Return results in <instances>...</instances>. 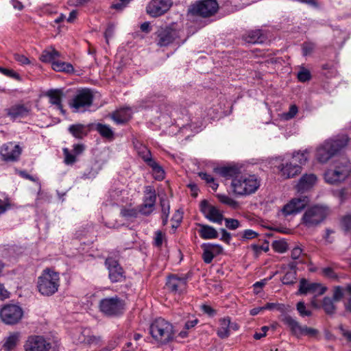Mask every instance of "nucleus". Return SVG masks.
<instances>
[{"mask_svg": "<svg viewBox=\"0 0 351 351\" xmlns=\"http://www.w3.org/2000/svg\"><path fill=\"white\" fill-rule=\"evenodd\" d=\"M302 253V250L299 246H296L291 250V258L296 260L299 258Z\"/></svg>", "mask_w": 351, "mask_h": 351, "instance_id": "62", "label": "nucleus"}, {"mask_svg": "<svg viewBox=\"0 0 351 351\" xmlns=\"http://www.w3.org/2000/svg\"><path fill=\"white\" fill-rule=\"evenodd\" d=\"M5 117L12 121H20L30 116L32 108L29 104L17 102L4 109Z\"/></svg>", "mask_w": 351, "mask_h": 351, "instance_id": "11", "label": "nucleus"}, {"mask_svg": "<svg viewBox=\"0 0 351 351\" xmlns=\"http://www.w3.org/2000/svg\"><path fill=\"white\" fill-rule=\"evenodd\" d=\"M93 100V95L88 89L79 90L70 103V106L78 111L82 108L91 106Z\"/></svg>", "mask_w": 351, "mask_h": 351, "instance_id": "14", "label": "nucleus"}, {"mask_svg": "<svg viewBox=\"0 0 351 351\" xmlns=\"http://www.w3.org/2000/svg\"><path fill=\"white\" fill-rule=\"evenodd\" d=\"M328 215L327 207L314 206L308 208L302 217L303 223L307 228H313L325 220Z\"/></svg>", "mask_w": 351, "mask_h": 351, "instance_id": "6", "label": "nucleus"}, {"mask_svg": "<svg viewBox=\"0 0 351 351\" xmlns=\"http://www.w3.org/2000/svg\"><path fill=\"white\" fill-rule=\"evenodd\" d=\"M258 236V233L252 230H245L242 233V237L244 239H252L256 238Z\"/></svg>", "mask_w": 351, "mask_h": 351, "instance_id": "59", "label": "nucleus"}, {"mask_svg": "<svg viewBox=\"0 0 351 351\" xmlns=\"http://www.w3.org/2000/svg\"><path fill=\"white\" fill-rule=\"evenodd\" d=\"M219 9L216 0H202L191 4L188 9V15L207 18L215 14Z\"/></svg>", "mask_w": 351, "mask_h": 351, "instance_id": "5", "label": "nucleus"}, {"mask_svg": "<svg viewBox=\"0 0 351 351\" xmlns=\"http://www.w3.org/2000/svg\"><path fill=\"white\" fill-rule=\"evenodd\" d=\"M171 5V0H152L147 6V12L153 17H157L167 12Z\"/></svg>", "mask_w": 351, "mask_h": 351, "instance_id": "19", "label": "nucleus"}, {"mask_svg": "<svg viewBox=\"0 0 351 351\" xmlns=\"http://www.w3.org/2000/svg\"><path fill=\"white\" fill-rule=\"evenodd\" d=\"M47 96L49 99L51 104L56 106L57 109L60 110L62 113H64L62 105V99L64 94L61 90H50L47 93Z\"/></svg>", "mask_w": 351, "mask_h": 351, "instance_id": "29", "label": "nucleus"}, {"mask_svg": "<svg viewBox=\"0 0 351 351\" xmlns=\"http://www.w3.org/2000/svg\"><path fill=\"white\" fill-rule=\"evenodd\" d=\"M96 130L105 138H111L113 136V132L110 126L105 124L97 123Z\"/></svg>", "mask_w": 351, "mask_h": 351, "instance_id": "43", "label": "nucleus"}, {"mask_svg": "<svg viewBox=\"0 0 351 351\" xmlns=\"http://www.w3.org/2000/svg\"><path fill=\"white\" fill-rule=\"evenodd\" d=\"M308 152L306 150L303 152H293L292 156L291 161L295 162L300 167L308 161Z\"/></svg>", "mask_w": 351, "mask_h": 351, "instance_id": "39", "label": "nucleus"}, {"mask_svg": "<svg viewBox=\"0 0 351 351\" xmlns=\"http://www.w3.org/2000/svg\"><path fill=\"white\" fill-rule=\"evenodd\" d=\"M165 238V234L160 230H158L155 232V237L154 240V244L158 247H161L162 242Z\"/></svg>", "mask_w": 351, "mask_h": 351, "instance_id": "53", "label": "nucleus"}, {"mask_svg": "<svg viewBox=\"0 0 351 351\" xmlns=\"http://www.w3.org/2000/svg\"><path fill=\"white\" fill-rule=\"evenodd\" d=\"M349 138L347 136H337L326 141L317 149L316 157L320 162H326L330 158L347 146Z\"/></svg>", "mask_w": 351, "mask_h": 351, "instance_id": "3", "label": "nucleus"}, {"mask_svg": "<svg viewBox=\"0 0 351 351\" xmlns=\"http://www.w3.org/2000/svg\"><path fill=\"white\" fill-rule=\"evenodd\" d=\"M69 131L77 138H82L87 134L86 127L82 124L71 125L69 128Z\"/></svg>", "mask_w": 351, "mask_h": 351, "instance_id": "35", "label": "nucleus"}, {"mask_svg": "<svg viewBox=\"0 0 351 351\" xmlns=\"http://www.w3.org/2000/svg\"><path fill=\"white\" fill-rule=\"evenodd\" d=\"M155 209V206H153L149 204L143 202L142 204L138 206L139 213L143 215H149Z\"/></svg>", "mask_w": 351, "mask_h": 351, "instance_id": "48", "label": "nucleus"}, {"mask_svg": "<svg viewBox=\"0 0 351 351\" xmlns=\"http://www.w3.org/2000/svg\"><path fill=\"white\" fill-rule=\"evenodd\" d=\"M23 316L22 308L16 304H6L0 309V318L7 325L19 323Z\"/></svg>", "mask_w": 351, "mask_h": 351, "instance_id": "10", "label": "nucleus"}, {"mask_svg": "<svg viewBox=\"0 0 351 351\" xmlns=\"http://www.w3.org/2000/svg\"><path fill=\"white\" fill-rule=\"evenodd\" d=\"M60 56V53L53 47H50L44 50L40 57V60L43 62H51L53 65V62H56V58Z\"/></svg>", "mask_w": 351, "mask_h": 351, "instance_id": "32", "label": "nucleus"}, {"mask_svg": "<svg viewBox=\"0 0 351 351\" xmlns=\"http://www.w3.org/2000/svg\"><path fill=\"white\" fill-rule=\"evenodd\" d=\"M198 226L200 228L198 232L202 239H213L218 237V232L213 227L201 223L198 224Z\"/></svg>", "mask_w": 351, "mask_h": 351, "instance_id": "31", "label": "nucleus"}, {"mask_svg": "<svg viewBox=\"0 0 351 351\" xmlns=\"http://www.w3.org/2000/svg\"><path fill=\"white\" fill-rule=\"evenodd\" d=\"M24 348L25 351H49L51 343L42 336L34 335L27 339Z\"/></svg>", "mask_w": 351, "mask_h": 351, "instance_id": "17", "label": "nucleus"}, {"mask_svg": "<svg viewBox=\"0 0 351 351\" xmlns=\"http://www.w3.org/2000/svg\"><path fill=\"white\" fill-rule=\"evenodd\" d=\"M281 321L289 328L291 333L298 337L305 335L313 337L317 333V330L301 325L296 319L288 314L283 315Z\"/></svg>", "mask_w": 351, "mask_h": 351, "instance_id": "9", "label": "nucleus"}, {"mask_svg": "<svg viewBox=\"0 0 351 351\" xmlns=\"http://www.w3.org/2000/svg\"><path fill=\"white\" fill-rule=\"evenodd\" d=\"M149 333L155 341L161 346L171 342L175 337V331L171 323L158 317L149 326Z\"/></svg>", "mask_w": 351, "mask_h": 351, "instance_id": "2", "label": "nucleus"}, {"mask_svg": "<svg viewBox=\"0 0 351 351\" xmlns=\"http://www.w3.org/2000/svg\"><path fill=\"white\" fill-rule=\"evenodd\" d=\"M296 308L301 317H309L312 315V312L306 308V305L303 301L298 302Z\"/></svg>", "mask_w": 351, "mask_h": 351, "instance_id": "50", "label": "nucleus"}, {"mask_svg": "<svg viewBox=\"0 0 351 351\" xmlns=\"http://www.w3.org/2000/svg\"><path fill=\"white\" fill-rule=\"evenodd\" d=\"M52 69L58 72L72 73L74 71L71 64L60 61L53 62Z\"/></svg>", "mask_w": 351, "mask_h": 351, "instance_id": "38", "label": "nucleus"}, {"mask_svg": "<svg viewBox=\"0 0 351 351\" xmlns=\"http://www.w3.org/2000/svg\"><path fill=\"white\" fill-rule=\"evenodd\" d=\"M156 201V191L152 186H145L143 202L155 206Z\"/></svg>", "mask_w": 351, "mask_h": 351, "instance_id": "34", "label": "nucleus"}, {"mask_svg": "<svg viewBox=\"0 0 351 351\" xmlns=\"http://www.w3.org/2000/svg\"><path fill=\"white\" fill-rule=\"evenodd\" d=\"M198 175L201 178V179L204 180L206 183L210 184V186L214 191H216L217 189L219 184L215 182L214 178L212 176L204 172H199Z\"/></svg>", "mask_w": 351, "mask_h": 351, "instance_id": "45", "label": "nucleus"}, {"mask_svg": "<svg viewBox=\"0 0 351 351\" xmlns=\"http://www.w3.org/2000/svg\"><path fill=\"white\" fill-rule=\"evenodd\" d=\"M316 45L312 42H304L302 45V55L307 56L311 55L315 50Z\"/></svg>", "mask_w": 351, "mask_h": 351, "instance_id": "47", "label": "nucleus"}, {"mask_svg": "<svg viewBox=\"0 0 351 351\" xmlns=\"http://www.w3.org/2000/svg\"><path fill=\"white\" fill-rule=\"evenodd\" d=\"M326 287L318 282H310L305 278L300 280V285L298 294L306 295L308 293L313 294L315 298L320 296L326 291Z\"/></svg>", "mask_w": 351, "mask_h": 351, "instance_id": "13", "label": "nucleus"}, {"mask_svg": "<svg viewBox=\"0 0 351 351\" xmlns=\"http://www.w3.org/2000/svg\"><path fill=\"white\" fill-rule=\"evenodd\" d=\"M63 154L64 156V162L66 165H73L76 162L77 156L75 154H71L68 148L63 149Z\"/></svg>", "mask_w": 351, "mask_h": 351, "instance_id": "49", "label": "nucleus"}, {"mask_svg": "<svg viewBox=\"0 0 351 351\" xmlns=\"http://www.w3.org/2000/svg\"><path fill=\"white\" fill-rule=\"evenodd\" d=\"M351 172V165L345 162L337 165L334 169H330L324 173V179L327 183L335 184L346 180Z\"/></svg>", "mask_w": 351, "mask_h": 351, "instance_id": "8", "label": "nucleus"}, {"mask_svg": "<svg viewBox=\"0 0 351 351\" xmlns=\"http://www.w3.org/2000/svg\"><path fill=\"white\" fill-rule=\"evenodd\" d=\"M14 58L16 62H19L21 64H30V61L28 59V58H27L26 56H25L23 54L14 53Z\"/></svg>", "mask_w": 351, "mask_h": 351, "instance_id": "57", "label": "nucleus"}, {"mask_svg": "<svg viewBox=\"0 0 351 351\" xmlns=\"http://www.w3.org/2000/svg\"><path fill=\"white\" fill-rule=\"evenodd\" d=\"M101 341V337L92 334L90 328H83L77 335L75 341L86 345L97 344Z\"/></svg>", "mask_w": 351, "mask_h": 351, "instance_id": "25", "label": "nucleus"}, {"mask_svg": "<svg viewBox=\"0 0 351 351\" xmlns=\"http://www.w3.org/2000/svg\"><path fill=\"white\" fill-rule=\"evenodd\" d=\"M298 79L301 82H306L311 79V72L304 67H301L298 73Z\"/></svg>", "mask_w": 351, "mask_h": 351, "instance_id": "46", "label": "nucleus"}, {"mask_svg": "<svg viewBox=\"0 0 351 351\" xmlns=\"http://www.w3.org/2000/svg\"><path fill=\"white\" fill-rule=\"evenodd\" d=\"M186 278L173 275L168 278L166 287L168 290L173 293H180L186 289Z\"/></svg>", "mask_w": 351, "mask_h": 351, "instance_id": "23", "label": "nucleus"}, {"mask_svg": "<svg viewBox=\"0 0 351 351\" xmlns=\"http://www.w3.org/2000/svg\"><path fill=\"white\" fill-rule=\"evenodd\" d=\"M224 220L226 228L230 230H236L240 226V222L237 219L225 218Z\"/></svg>", "mask_w": 351, "mask_h": 351, "instance_id": "51", "label": "nucleus"}, {"mask_svg": "<svg viewBox=\"0 0 351 351\" xmlns=\"http://www.w3.org/2000/svg\"><path fill=\"white\" fill-rule=\"evenodd\" d=\"M242 38L246 43L252 44L263 43L267 40V36L261 29L249 31Z\"/></svg>", "mask_w": 351, "mask_h": 351, "instance_id": "27", "label": "nucleus"}, {"mask_svg": "<svg viewBox=\"0 0 351 351\" xmlns=\"http://www.w3.org/2000/svg\"><path fill=\"white\" fill-rule=\"evenodd\" d=\"M342 226L346 231L351 229V215L346 216L342 219Z\"/></svg>", "mask_w": 351, "mask_h": 351, "instance_id": "61", "label": "nucleus"}, {"mask_svg": "<svg viewBox=\"0 0 351 351\" xmlns=\"http://www.w3.org/2000/svg\"><path fill=\"white\" fill-rule=\"evenodd\" d=\"M160 206L162 208V215H169L170 205L169 202L165 199H160Z\"/></svg>", "mask_w": 351, "mask_h": 351, "instance_id": "56", "label": "nucleus"}, {"mask_svg": "<svg viewBox=\"0 0 351 351\" xmlns=\"http://www.w3.org/2000/svg\"><path fill=\"white\" fill-rule=\"evenodd\" d=\"M308 203V199L306 196L293 198L283 206L282 213L285 216L297 214L302 211Z\"/></svg>", "mask_w": 351, "mask_h": 351, "instance_id": "18", "label": "nucleus"}, {"mask_svg": "<svg viewBox=\"0 0 351 351\" xmlns=\"http://www.w3.org/2000/svg\"><path fill=\"white\" fill-rule=\"evenodd\" d=\"M20 334L19 332H13L5 339L3 348L5 351H11L17 346L19 341Z\"/></svg>", "mask_w": 351, "mask_h": 351, "instance_id": "33", "label": "nucleus"}, {"mask_svg": "<svg viewBox=\"0 0 351 351\" xmlns=\"http://www.w3.org/2000/svg\"><path fill=\"white\" fill-rule=\"evenodd\" d=\"M272 248L276 252L284 253L288 250V245L284 240H277L272 243Z\"/></svg>", "mask_w": 351, "mask_h": 351, "instance_id": "44", "label": "nucleus"}, {"mask_svg": "<svg viewBox=\"0 0 351 351\" xmlns=\"http://www.w3.org/2000/svg\"><path fill=\"white\" fill-rule=\"evenodd\" d=\"M153 171V176L156 180H162L165 178V171L162 167L154 160L147 164Z\"/></svg>", "mask_w": 351, "mask_h": 351, "instance_id": "36", "label": "nucleus"}, {"mask_svg": "<svg viewBox=\"0 0 351 351\" xmlns=\"http://www.w3.org/2000/svg\"><path fill=\"white\" fill-rule=\"evenodd\" d=\"M291 269L286 272L282 278L281 281L284 285H293L296 280L297 273L294 269L295 265L293 263L289 264Z\"/></svg>", "mask_w": 351, "mask_h": 351, "instance_id": "37", "label": "nucleus"}, {"mask_svg": "<svg viewBox=\"0 0 351 351\" xmlns=\"http://www.w3.org/2000/svg\"><path fill=\"white\" fill-rule=\"evenodd\" d=\"M317 177L313 173L303 175L296 186L298 192L303 193L312 188L316 183Z\"/></svg>", "mask_w": 351, "mask_h": 351, "instance_id": "26", "label": "nucleus"}, {"mask_svg": "<svg viewBox=\"0 0 351 351\" xmlns=\"http://www.w3.org/2000/svg\"><path fill=\"white\" fill-rule=\"evenodd\" d=\"M334 302L335 301L329 297H325L323 299L322 308L326 314L332 315L335 313L336 306Z\"/></svg>", "mask_w": 351, "mask_h": 351, "instance_id": "41", "label": "nucleus"}, {"mask_svg": "<svg viewBox=\"0 0 351 351\" xmlns=\"http://www.w3.org/2000/svg\"><path fill=\"white\" fill-rule=\"evenodd\" d=\"M85 147L82 144H75L73 145V152L74 154L77 156L82 154V152L84 151Z\"/></svg>", "mask_w": 351, "mask_h": 351, "instance_id": "64", "label": "nucleus"}, {"mask_svg": "<svg viewBox=\"0 0 351 351\" xmlns=\"http://www.w3.org/2000/svg\"><path fill=\"white\" fill-rule=\"evenodd\" d=\"M10 207L8 199L2 200L0 199V215L4 213Z\"/></svg>", "mask_w": 351, "mask_h": 351, "instance_id": "63", "label": "nucleus"}, {"mask_svg": "<svg viewBox=\"0 0 351 351\" xmlns=\"http://www.w3.org/2000/svg\"><path fill=\"white\" fill-rule=\"evenodd\" d=\"M219 327L217 330L218 337L221 339H226L230 335V317H226L219 319Z\"/></svg>", "mask_w": 351, "mask_h": 351, "instance_id": "30", "label": "nucleus"}, {"mask_svg": "<svg viewBox=\"0 0 351 351\" xmlns=\"http://www.w3.org/2000/svg\"><path fill=\"white\" fill-rule=\"evenodd\" d=\"M203 249L202 258L204 261L209 264L213 258L223 252V247L219 244L204 243L202 245Z\"/></svg>", "mask_w": 351, "mask_h": 351, "instance_id": "24", "label": "nucleus"}, {"mask_svg": "<svg viewBox=\"0 0 351 351\" xmlns=\"http://www.w3.org/2000/svg\"><path fill=\"white\" fill-rule=\"evenodd\" d=\"M200 210L210 221L221 224L223 220V214L217 207L209 204L206 200L201 202Z\"/></svg>", "mask_w": 351, "mask_h": 351, "instance_id": "20", "label": "nucleus"}, {"mask_svg": "<svg viewBox=\"0 0 351 351\" xmlns=\"http://www.w3.org/2000/svg\"><path fill=\"white\" fill-rule=\"evenodd\" d=\"M261 185V179L256 174L240 175L231 181L232 193L239 197H246L254 194Z\"/></svg>", "mask_w": 351, "mask_h": 351, "instance_id": "1", "label": "nucleus"}, {"mask_svg": "<svg viewBox=\"0 0 351 351\" xmlns=\"http://www.w3.org/2000/svg\"><path fill=\"white\" fill-rule=\"evenodd\" d=\"M138 213V208H123L121 210V215L124 217H136Z\"/></svg>", "mask_w": 351, "mask_h": 351, "instance_id": "54", "label": "nucleus"}, {"mask_svg": "<svg viewBox=\"0 0 351 351\" xmlns=\"http://www.w3.org/2000/svg\"><path fill=\"white\" fill-rule=\"evenodd\" d=\"M136 147L139 156L141 157L147 165L154 160L150 150L146 146L140 145L139 147L136 146Z\"/></svg>", "mask_w": 351, "mask_h": 351, "instance_id": "40", "label": "nucleus"}, {"mask_svg": "<svg viewBox=\"0 0 351 351\" xmlns=\"http://www.w3.org/2000/svg\"><path fill=\"white\" fill-rule=\"evenodd\" d=\"M251 247L256 254L260 253L261 251L267 252L269 250L268 243H265L262 245L253 244L251 245Z\"/></svg>", "mask_w": 351, "mask_h": 351, "instance_id": "58", "label": "nucleus"}, {"mask_svg": "<svg viewBox=\"0 0 351 351\" xmlns=\"http://www.w3.org/2000/svg\"><path fill=\"white\" fill-rule=\"evenodd\" d=\"M155 35L156 44L159 47H167L180 37L179 32L171 26L160 27Z\"/></svg>", "mask_w": 351, "mask_h": 351, "instance_id": "12", "label": "nucleus"}, {"mask_svg": "<svg viewBox=\"0 0 351 351\" xmlns=\"http://www.w3.org/2000/svg\"><path fill=\"white\" fill-rule=\"evenodd\" d=\"M242 165L238 164H230L214 169L216 173L226 179L233 180L235 178H239L241 174Z\"/></svg>", "mask_w": 351, "mask_h": 351, "instance_id": "21", "label": "nucleus"}, {"mask_svg": "<svg viewBox=\"0 0 351 351\" xmlns=\"http://www.w3.org/2000/svg\"><path fill=\"white\" fill-rule=\"evenodd\" d=\"M201 309L204 313L211 317L215 316L217 313L216 311L209 305L203 304L201 306Z\"/></svg>", "mask_w": 351, "mask_h": 351, "instance_id": "60", "label": "nucleus"}, {"mask_svg": "<svg viewBox=\"0 0 351 351\" xmlns=\"http://www.w3.org/2000/svg\"><path fill=\"white\" fill-rule=\"evenodd\" d=\"M132 117L131 110L128 108H121L113 112L111 115L112 120L117 124H123Z\"/></svg>", "mask_w": 351, "mask_h": 351, "instance_id": "28", "label": "nucleus"}, {"mask_svg": "<svg viewBox=\"0 0 351 351\" xmlns=\"http://www.w3.org/2000/svg\"><path fill=\"white\" fill-rule=\"evenodd\" d=\"M21 147L13 142L3 144L0 148V155L5 162H16L21 154Z\"/></svg>", "mask_w": 351, "mask_h": 351, "instance_id": "15", "label": "nucleus"}, {"mask_svg": "<svg viewBox=\"0 0 351 351\" xmlns=\"http://www.w3.org/2000/svg\"><path fill=\"white\" fill-rule=\"evenodd\" d=\"M216 197L221 203L228 205L232 208H237L239 206V203L228 195L224 194H217Z\"/></svg>", "mask_w": 351, "mask_h": 351, "instance_id": "42", "label": "nucleus"}, {"mask_svg": "<svg viewBox=\"0 0 351 351\" xmlns=\"http://www.w3.org/2000/svg\"><path fill=\"white\" fill-rule=\"evenodd\" d=\"M100 311L107 317H117L123 313L124 302L118 296L106 298L99 304Z\"/></svg>", "mask_w": 351, "mask_h": 351, "instance_id": "7", "label": "nucleus"}, {"mask_svg": "<svg viewBox=\"0 0 351 351\" xmlns=\"http://www.w3.org/2000/svg\"><path fill=\"white\" fill-rule=\"evenodd\" d=\"M278 169L280 171L281 177L284 179H289L293 178L301 173L302 167L291 160L283 162L278 165Z\"/></svg>", "mask_w": 351, "mask_h": 351, "instance_id": "22", "label": "nucleus"}, {"mask_svg": "<svg viewBox=\"0 0 351 351\" xmlns=\"http://www.w3.org/2000/svg\"><path fill=\"white\" fill-rule=\"evenodd\" d=\"M60 287V276L58 272L46 269L38 277L37 288L43 295L50 296L56 293Z\"/></svg>", "mask_w": 351, "mask_h": 351, "instance_id": "4", "label": "nucleus"}, {"mask_svg": "<svg viewBox=\"0 0 351 351\" xmlns=\"http://www.w3.org/2000/svg\"><path fill=\"white\" fill-rule=\"evenodd\" d=\"M344 291L345 290L340 286L335 287L333 291L332 299L335 302L340 301L343 297Z\"/></svg>", "mask_w": 351, "mask_h": 351, "instance_id": "52", "label": "nucleus"}, {"mask_svg": "<svg viewBox=\"0 0 351 351\" xmlns=\"http://www.w3.org/2000/svg\"><path fill=\"white\" fill-rule=\"evenodd\" d=\"M0 73H1L2 74H3L8 77H10L16 79V80H19V78H20L19 75L17 73L14 72L12 69H8L0 66Z\"/></svg>", "mask_w": 351, "mask_h": 351, "instance_id": "55", "label": "nucleus"}, {"mask_svg": "<svg viewBox=\"0 0 351 351\" xmlns=\"http://www.w3.org/2000/svg\"><path fill=\"white\" fill-rule=\"evenodd\" d=\"M105 265L108 270V276L112 282H121L125 279L123 269L117 260L108 257L106 259Z\"/></svg>", "mask_w": 351, "mask_h": 351, "instance_id": "16", "label": "nucleus"}]
</instances>
